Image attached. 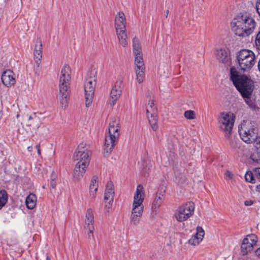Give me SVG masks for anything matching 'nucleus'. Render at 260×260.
I'll return each instance as SVG.
<instances>
[{
    "mask_svg": "<svg viewBox=\"0 0 260 260\" xmlns=\"http://www.w3.org/2000/svg\"><path fill=\"white\" fill-rule=\"evenodd\" d=\"M230 78L242 97L246 99L245 101L248 103L247 100L250 98L254 89L253 80L248 76L240 74L235 68L231 69Z\"/></svg>",
    "mask_w": 260,
    "mask_h": 260,
    "instance_id": "obj_1",
    "label": "nucleus"
},
{
    "mask_svg": "<svg viewBox=\"0 0 260 260\" xmlns=\"http://www.w3.org/2000/svg\"><path fill=\"white\" fill-rule=\"evenodd\" d=\"M256 22L251 17L247 15H238L232 22V30L238 36L246 37L252 34Z\"/></svg>",
    "mask_w": 260,
    "mask_h": 260,
    "instance_id": "obj_2",
    "label": "nucleus"
},
{
    "mask_svg": "<svg viewBox=\"0 0 260 260\" xmlns=\"http://www.w3.org/2000/svg\"><path fill=\"white\" fill-rule=\"evenodd\" d=\"M71 69L68 64H65L61 70L59 77L60 102L62 108H66L69 96V87L71 79Z\"/></svg>",
    "mask_w": 260,
    "mask_h": 260,
    "instance_id": "obj_3",
    "label": "nucleus"
},
{
    "mask_svg": "<svg viewBox=\"0 0 260 260\" xmlns=\"http://www.w3.org/2000/svg\"><path fill=\"white\" fill-rule=\"evenodd\" d=\"M120 125L119 120L116 118L109 123L108 133L106 134L104 152L108 155L112 151L120 134Z\"/></svg>",
    "mask_w": 260,
    "mask_h": 260,
    "instance_id": "obj_4",
    "label": "nucleus"
},
{
    "mask_svg": "<svg viewBox=\"0 0 260 260\" xmlns=\"http://www.w3.org/2000/svg\"><path fill=\"white\" fill-rule=\"evenodd\" d=\"M236 119L235 114L230 111L220 112L217 117V126L219 130L224 134L226 139L231 135Z\"/></svg>",
    "mask_w": 260,
    "mask_h": 260,
    "instance_id": "obj_5",
    "label": "nucleus"
},
{
    "mask_svg": "<svg viewBox=\"0 0 260 260\" xmlns=\"http://www.w3.org/2000/svg\"><path fill=\"white\" fill-rule=\"evenodd\" d=\"M255 55L248 49H242L236 54V62L239 69L244 72L250 71L255 64Z\"/></svg>",
    "mask_w": 260,
    "mask_h": 260,
    "instance_id": "obj_6",
    "label": "nucleus"
},
{
    "mask_svg": "<svg viewBox=\"0 0 260 260\" xmlns=\"http://www.w3.org/2000/svg\"><path fill=\"white\" fill-rule=\"evenodd\" d=\"M256 129L251 122L244 120L238 126V132L241 139L245 142L250 144L256 137Z\"/></svg>",
    "mask_w": 260,
    "mask_h": 260,
    "instance_id": "obj_7",
    "label": "nucleus"
},
{
    "mask_svg": "<svg viewBox=\"0 0 260 260\" xmlns=\"http://www.w3.org/2000/svg\"><path fill=\"white\" fill-rule=\"evenodd\" d=\"M90 155L91 152L86 144L84 143H81L76 148L73 159L75 161H78L77 164L88 167Z\"/></svg>",
    "mask_w": 260,
    "mask_h": 260,
    "instance_id": "obj_8",
    "label": "nucleus"
},
{
    "mask_svg": "<svg viewBox=\"0 0 260 260\" xmlns=\"http://www.w3.org/2000/svg\"><path fill=\"white\" fill-rule=\"evenodd\" d=\"M145 192L143 187L139 184L137 186L134 196L133 202L132 206V213L142 215L144 206Z\"/></svg>",
    "mask_w": 260,
    "mask_h": 260,
    "instance_id": "obj_9",
    "label": "nucleus"
},
{
    "mask_svg": "<svg viewBox=\"0 0 260 260\" xmlns=\"http://www.w3.org/2000/svg\"><path fill=\"white\" fill-rule=\"evenodd\" d=\"M194 211V203L192 202H188L178 207L174 213V217L177 221L183 222L192 216Z\"/></svg>",
    "mask_w": 260,
    "mask_h": 260,
    "instance_id": "obj_10",
    "label": "nucleus"
},
{
    "mask_svg": "<svg viewBox=\"0 0 260 260\" xmlns=\"http://www.w3.org/2000/svg\"><path fill=\"white\" fill-rule=\"evenodd\" d=\"M94 222L93 211L91 208L87 209L85 214L84 229L88 239L89 240H94L93 234L94 230Z\"/></svg>",
    "mask_w": 260,
    "mask_h": 260,
    "instance_id": "obj_11",
    "label": "nucleus"
},
{
    "mask_svg": "<svg viewBox=\"0 0 260 260\" xmlns=\"http://www.w3.org/2000/svg\"><path fill=\"white\" fill-rule=\"evenodd\" d=\"M96 85V80L94 75L88 77L84 84L85 96V105L87 107L90 105L92 101L94 89Z\"/></svg>",
    "mask_w": 260,
    "mask_h": 260,
    "instance_id": "obj_12",
    "label": "nucleus"
},
{
    "mask_svg": "<svg viewBox=\"0 0 260 260\" xmlns=\"http://www.w3.org/2000/svg\"><path fill=\"white\" fill-rule=\"evenodd\" d=\"M115 195L114 185L111 181L107 183L104 193V210L109 213L112 208Z\"/></svg>",
    "mask_w": 260,
    "mask_h": 260,
    "instance_id": "obj_13",
    "label": "nucleus"
},
{
    "mask_svg": "<svg viewBox=\"0 0 260 260\" xmlns=\"http://www.w3.org/2000/svg\"><path fill=\"white\" fill-rule=\"evenodd\" d=\"M257 242V237L254 234L247 235L243 240L241 245V252L242 255H246L251 251L253 247Z\"/></svg>",
    "mask_w": 260,
    "mask_h": 260,
    "instance_id": "obj_14",
    "label": "nucleus"
},
{
    "mask_svg": "<svg viewBox=\"0 0 260 260\" xmlns=\"http://www.w3.org/2000/svg\"><path fill=\"white\" fill-rule=\"evenodd\" d=\"M122 89V84L121 81H117L112 87L109 99V104L114 106L119 98Z\"/></svg>",
    "mask_w": 260,
    "mask_h": 260,
    "instance_id": "obj_15",
    "label": "nucleus"
},
{
    "mask_svg": "<svg viewBox=\"0 0 260 260\" xmlns=\"http://www.w3.org/2000/svg\"><path fill=\"white\" fill-rule=\"evenodd\" d=\"M165 193V189H159L152 202L151 210L152 213L155 215L158 212L159 207H160L164 200Z\"/></svg>",
    "mask_w": 260,
    "mask_h": 260,
    "instance_id": "obj_16",
    "label": "nucleus"
},
{
    "mask_svg": "<svg viewBox=\"0 0 260 260\" xmlns=\"http://www.w3.org/2000/svg\"><path fill=\"white\" fill-rule=\"evenodd\" d=\"M15 77V73L11 70H8L3 73L1 79L3 83L5 86L10 87L15 84L16 82Z\"/></svg>",
    "mask_w": 260,
    "mask_h": 260,
    "instance_id": "obj_17",
    "label": "nucleus"
},
{
    "mask_svg": "<svg viewBox=\"0 0 260 260\" xmlns=\"http://www.w3.org/2000/svg\"><path fill=\"white\" fill-rule=\"evenodd\" d=\"M205 236V232L201 226H197L196 229V233L193 235L188 241L189 244L196 246L199 245Z\"/></svg>",
    "mask_w": 260,
    "mask_h": 260,
    "instance_id": "obj_18",
    "label": "nucleus"
},
{
    "mask_svg": "<svg viewBox=\"0 0 260 260\" xmlns=\"http://www.w3.org/2000/svg\"><path fill=\"white\" fill-rule=\"evenodd\" d=\"M126 21L124 14L122 12H119L115 18V28L116 31L125 29Z\"/></svg>",
    "mask_w": 260,
    "mask_h": 260,
    "instance_id": "obj_19",
    "label": "nucleus"
},
{
    "mask_svg": "<svg viewBox=\"0 0 260 260\" xmlns=\"http://www.w3.org/2000/svg\"><path fill=\"white\" fill-rule=\"evenodd\" d=\"M87 168V166L76 164L73 172L74 180L75 181L80 180L85 174Z\"/></svg>",
    "mask_w": 260,
    "mask_h": 260,
    "instance_id": "obj_20",
    "label": "nucleus"
},
{
    "mask_svg": "<svg viewBox=\"0 0 260 260\" xmlns=\"http://www.w3.org/2000/svg\"><path fill=\"white\" fill-rule=\"evenodd\" d=\"M216 56L219 61L226 64L230 63V55L225 50L222 49L217 50Z\"/></svg>",
    "mask_w": 260,
    "mask_h": 260,
    "instance_id": "obj_21",
    "label": "nucleus"
},
{
    "mask_svg": "<svg viewBox=\"0 0 260 260\" xmlns=\"http://www.w3.org/2000/svg\"><path fill=\"white\" fill-rule=\"evenodd\" d=\"M28 126H31L33 129H37L41 126V121L39 117L36 116V114L30 115L28 117V123L26 124Z\"/></svg>",
    "mask_w": 260,
    "mask_h": 260,
    "instance_id": "obj_22",
    "label": "nucleus"
},
{
    "mask_svg": "<svg viewBox=\"0 0 260 260\" xmlns=\"http://www.w3.org/2000/svg\"><path fill=\"white\" fill-rule=\"evenodd\" d=\"M119 44L123 47H126L127 45V36L126 29L116 31Z\"/></svg>",
    "mask_w": 260,
    "mask_h": 260,
    "instance_id": "obj_23",
    "label": "nucleus"
},
{
    "mask_svg": "<svg viewBox=\"0 0 260 260\" xmlns=\"http://www.w3.org/2000/svg\"><path fill=\"white\" fill-rule=\"evenodd\" d=\"M98 186V177L93 176L91 180L89 186V194L92 199L95 198Z\"/></svg>",
    "mask_w": 260,
    "mask_h": 260,
    "instance_id": "obj_24",
    "label": "nucleus"
},
{
    "mask_svg": "<svg viewBox=\"0 0 260 260\" xmlns=\"http://www.w3.org/2000/svg\"><path fill=\"white\" fill-rule=\"evenodd\" d=\"M132 46L134 56L143 55L142 47L138 38L135 37L133 39Z\"/></svg>",
    "mask_w": 260,
    "mask_h": 260,
    "instance_id": "obj_25",
    "label": "nucleus"
},
{
    "mask_svg": "<svg viewBox=\"0 0 260 260\" xmlns=\"http://www.w3.org/2000/svg\"><path fill=\"white\" fill-rule=\"evenodd\" d=\"M42 44L41 41L37 42V44L35 46V51H34V56L36 59V62L39 66L41 58H42Z\"/></svg>",
    "mask_w": 260,
    "mask_h": 260,
    "instance_id": "obj_26",
    "label": "nucleus"
},
{
    "mask_svg": "<svg viewBox=\"0 0 260 260\" xmlns=\"http://www.w3.org/2000/svg\"><path fill=\"white\" fill-rule=\"evenodd\" d=\"M37 198L35 194L30 193L26 198L25 204L29 209H33L36 206Z\"/></svg>",
    "mask_w": 260,
    "mask_h": 260,
    "instance_id": "obj_27",
    "label": "nucleus"
},
{
    "mask_svg": "<svg viewBox=\"0 0 260 260\" xmlns=\"http://www.w3.org/2000/svg\"><path fill=\"white\" fill-rule=\"evenodd\" d=\"M136 79L139 83H142L145 79V69H134Z\"/></svg>",
    "mask_w": 260,
    "mask_h": 260,
    "instance_id": "obj_28",
    "label": "nucleus"
},
{
    "mask_svg": "<svg viewBox=\"0 0 260 260\" xmlns=\"http://www.w3.org/2000/svg\"><path fill=\"white\" fill-rule=\"evenodd\" d=\"M147 115L149 114L153 115L156 114V107L154 105V102L153 100H149L147 105L146 107Z\"/></svg>",
    "mask_w": 260,
    "mask_h": 260,
    "instance_id": "obj_29",
    "label": "nucleus"
},
{
    "mask_svg": "<svg viewBox=\"0 0 260 260\" xmlns=\"http://www.w3.org/2000/svg\"><path fill=\"white\" fill-rule=\"evenodd\" d=\"M134 69H145L143 55L134 56Z\"/></svg>",
    "mask_w": 260,
    "mask_h": 260,
    "instance_id": "obj_30",
    "label": "nucleus"
},
{
    "mask_svg": "<svg viewBox=\"0 0 260 260\" xmlns=\"http://www.w3.org/2000/svg\"><path fill=\"white\" fill-rule=\"evenodd\" d=\"M147 118L148 119V121L149 124L151 126V128L154 131H156L157 129V119L156 116V114L147 115Z\"/></svg>",
    "mask_w": 260,
    "mask_h": 260,
    "instance_id": "obj_31",
    "label": "nucleus"
},
{
    "mask_svg": "<svg viewBox=\"0 0 260 260\" xmlns=\"http://www.w3.org/2000/svg\"><path fill=\"white\" fill-rule=\"evenodd\" d=\"M8 194L4 189L0 190V209H1L8 202Z\"/></svg>",
    "mask_w": 260,
    "mask_h": 260,
    "instance_id": "obj_32",
    "label": "nucleus"
},
{
    "mask_svg": "<svg viewBox=\"0 0 260 260\" xmlns=\"http://www.w3.org/2000/svg\"><path fill=\"white\" fill-rule=\"evenodd\" d=\"M142 215L131 213L130 215V223L131 224L134 225H138L140 221Z\"/></svg>",
    "mask_w": 260,
    "mask_h": 260,
    "instance_id": "obj_33",
    "label": "nucleus"
},
{
    "mask_svg": "<svg viewBox=\"0 0 260 260\" xmlns=\"http://www.w3.org/2000/svg\"><path fill=\"white\" fill-rule=\"evenodd\" d=\"M184 116L188 120H193L196 118V113L193 110H187L184 112Z\"/></svg>",
    "mask_w": 260,
    "mask_h": 260,
    "instance_id": "obj_34",
    "label": "nucleus"
},
{
    "mask_svg": "<svg viewBox=\"0 0 260 260\" xmlns=\"http://www.w3.org/2000/svg\"><path fill=\"white\" fill-rule=\"evenodd\" d=\"M224 178L226 180L235 182V175L229 170H226L224 173Z\"/></svg>",
    "mask_w": 260,
    "mask_h": 260,
    "instance_id": "obj_35",
    "label": "nucleus"
},
{
    "mask_svg": "<svg viewBox=\"0 0 260 260\" xmlns=\"http://www.w3.org/2000/svg\"><path fill=\"white\" fill-rule=\"evenodd\" d=\"M245 178L246 181L250 183H254L255 179L253 176V174L251 172H247L245 175Z\"/></svg>",
    "mask_w": 260,
    "mask_h": 260,
    "instance_id": "obj_36",
    "label": "nucleus"
},
{
    "mask_svg": "<svg viewBox=\"0 0 260 260\" xmlns=\"http://www.w3.org/2000/svg\"><path fill=\"white\" fill-rule=\"evenodd\" d=\"M254 43L256 49L260 50V30L255 35Z\"/></svg>",
    "mask_w": 260,
    "mask_h": 260,
    "instance_id": "obj_37",
    "label": "nucleus"
},
{
    "mask_svg": "<svg viewBox=\"0 0 260 260\" xmlns=\"http://www.w3.org/2000/svg\"><path fill=\"white\" fill-rule=\"evenodd\" d=\"M254 141H255L254 146L256 148L257 153L258 154H260V136L256 137Z\"/></svg>",
    "mask_w": 260,
    "mask_h": 260,
    "instance_id": "obj_38",
    "label": "nucleus"
},
{
    "mask_svg": "<svg viewBox=\"0 0 260 260\" xmlns=\"http://www.w3.org/2000/svg\"><path fill=\"white\" fill-rule=\"evenodd\" d=\"M255 8L257 14L260 16V0H256Z\"/></svg>",
    "mask_w": 260,
    "mask_h": 260,
    "instance_id": "obj_39",
    "label": "nucleus"
},
{
    "mask_svg": "<svg viewBox=\"0 0 260 260\" xmlns=\"http://www.w3.org/2000/svg\"><path fill=\"white\" fill-rule=\"evenodd\" d=\"M254 173L256 177L260 179V168L255 169Z\"/></svg>",
    "mask_w": 260,
    "mask_h": 260,
    "instance_id": "obj_40",
    "label": "nucleus"
},
{
    "mask_svg": "<svg viewBox=\"0 0 260 260\" xmlns=\"http://www.w3.org/2000/svg\"><path fill=\"white\" fill-rule=\"evenodd\" d=\"M253 203V202L251 200H246L244 202V205L246 206H251Z\"/></svg>",
    "mask_w": 260,
    "mask_h": 260,
    "instance_id": "obj_41",
    "label": "nucleus"
},
{
    "mask_svg": "<svg viewBox=\"0 0 260 260\" xmlns=\"http://www.w3.org/2000/svg\"><path fill=\"white\" fill-rule=\"evenodd\" d=\"M50 185L52 188H54L56 187V181L53 179H51V182H50Z\"/></svg>",
    "mask_w": 260,
    "mask_h": 260,
    "instance_id": "obj_42",
    "label": "nucleus"
},
{
    "mask_svg": "<svg viewBox=\"0 0 260 260\" xmlns=\"http://www.w3.org/2000/svg\"><path fill=\"white\" fill-rule=\"evenodd\" d=\"M36 148L37 149L38 153L39 155H41V149L40 148V145H37L36 146Z\"/></svg>",
    "mask_w": 260,
    "mask_h": 260,
    "instance_id": "obj_43",
    "label": "nucleus"
},
{
    "mask_svg": "<svg viewBox=\"0 0 260 260\" xmlns=\"http://www.w3.org/2000/svg\"><path fill=\"white\" fill-rule=\"evenodd\" d=\"M255 254L257 256L260 257V247L256 250Z\"/></svg>",
    "mask_w": 260,
    "mask_h": 260,
    "instance_id": "obj_44",
    "label": "nucleus"
},
{
    "mask_svg": "<svg viewBox=\"0 0 260 260\" xmlns=\"http://www.w3.org/2000/svg\"><path fill=\"white\" fill-rule=\"evenodd\" d=\"M32 146H28L27 147V150L29 152L31 151H32Z\"/></svg>",
    "mask_w": 260,
    "mask_h": 260,
    "instance_id": "obj_45",
    "label": "nucleus"
},
{
    "mask_svg": "<svg viewBox=\"0 0 260 260\" xmlns=\"http://www.w3.org/2000/svg\"><path fill=\"white\" fill-rule=\"evenodd\" d=\"M169 13V10H167L166 11V14H165V16H166V18L168 17Z\"/></svg>",
    "mask_w": 260,
    "mask_h": 260,
    "instance_id": "obj_46",
    "label": "nucleus"
},
{
    "mask_svg": "<svg viewBox=\"0 0 260 260\" xmlns=\"http://www.w3.org/2000/svg\"><path fill=\"white\" fill-rule=\"evenodd\" d=\"M47 260H50L48 257L47 258Z\"/></svg>",
    "mask_w": 260,
    "mask_h": 260,
    "instance_id": "obj_47",
    "label": "nucleus"
}]
</instances>
